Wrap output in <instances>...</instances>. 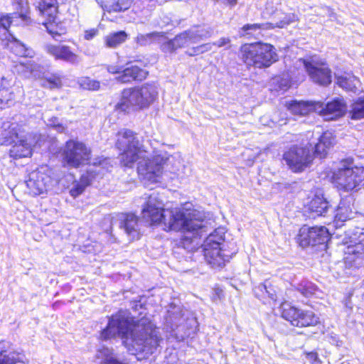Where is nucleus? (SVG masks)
Segmentation results:
<instances>
[{
	"mask_svg": "<svg viewBox=\"0 0 364 364\" xmlns=\"http://www.w3.org/2000/svg\"><path fill=\"white\" fill-rule=\"evenodd\" d=\"M212 49V44L210 43H205L196 47L192 48L190 50L187 51L188 55L193 56L199 54L204 53Z\"/></svg>",
	"mask_w": 364,
	"mask_h": 364,
	"instance_id": "43",
	"label": "nucleus"
},
{
	"mask_svg": "<svg viewBox=\"0 0 364 364\" xmlns=\"http://www.w3.org/2000/svg\"><path fill=\"white\" fill-rule=\"evenodd\" d=\"M6 346H8L7 343H0V364H15L17 362L26 363V358L23 354L5 350Z\"/></svg>",
	"mask_w": 364,
	"mask_h": 364,
	"instance_id": "28",
	"label": "nucleus"
},
{
	"mask_svg": "<svg viewBox=\"0 0 364 364\" xmlns=\"http://www.w3.org/2000/svg\"><path fill=\"white\" fill-rule=\"evenodd\" d=\"M120 337L132 354L154 353L159 346L160 339L154 324L149 318L143 317L134 322L127 311H119L112 316L108 325L101 333V338L107 340Z\"/></svg>",
	"mask_w": 364,
	"mask_h": 364,
	"instance_id": "3",
	"label": "nucleus"
},
{
	"mask_svg": "<svg viewBox=\"0 0 364 364\" xmlns=\"http://www.w3.org/2000/svg\"><path fill=\"white\" fill-rule=\"evenodd\" d=\"M116 148L119 151V160L122 166L133 168L137 163V172L141 180L149 186L161 181L164 166L168 171L178 174L182 164L178 159L166 153L151 155L136 134L129 129L117 133Z\"/></svg>",
	"mask_w": 364,
	"mask_h": 364,
	"instance_id": "1",
	"label": "nucleus"
},
{
	"mask_svg": "<svg viewBox=\"0 0 364 364\" xmlns=\"http://www.w3.org/2000/svg\"><path fill=\"white\" fill-rule=\"evenodd\" d=\"M241 53L244 62L257 68H268L278 60L275 48L269 43L259 42L245 45Z\"/></svg>",
	"mask_w": 364,
	"mask_h": 364,
	"instance_id": "5",
	"label": "nucleus"
},
{
	"mask_svg": "<svg viewBox=\"0 0 364 364\" xmlns=\"http://www.w3.org/2000/svg\"><path fill=\"white\" fill-rule=\"evenodd\" d=\"M328 238V230L323 226L310 228L304 225L299 230L298 235L299 245L302 247L324 244Z\"/></svg>",
	"mask_w": 364,
	"mask_h": 364,
	"instance_id": "15",
	"label": "nucleus"
},
{
	"mask_svg": "<svg viewBox=\"0 0 364 364\" xmlns=\"http://www.w3.org/2000/svg\"><path fill=\"white\" fill-rule=\"evenodd\" d=\"M173 40L177 49L186 47L194 43L192 42L188 30L178 34Z\"/></svg>",
	"mask_w": 364,
	"mask_h": 364,
	"instance_id": "40",
	"label": "nucleus"
},
{
	"mask_svg": "<svg viewBox=\"0 0 364 364\" xmlns=\"http://www.w3.org/2000/svg\"><path fill=\"white\" fill-rule=\"evenodd\" d=\"M157 87L149 83L132 88L124 89L122 92L116 109L123 112L130 109H142L149 107L157 98Z\"/></svg>",
	"mask_w": 364,
	"mask_h": 364,
	"instance_id": "4",
	"label": "nucleus"
},
{
	"mask_svg": "<svg viewBox=\"0 0 364 364\" xmlns=\"http://www.w3.org/2000/svg\"><path fill=\"white\" fill-rule=\"evenodd\" d=\"M283 159L294 172H301L312 161V156L307 148L294 146L284 152Z\"/></svg>",
	"mask_w": 364,
	"mask_h": 364,
	"instance_id": "10",
	"label": "nucleus"
},
{
	"mask_svg": "<svg viewBox=\"0 0 364 364\" xmlns=\"http://www.w3.org/2000/svg\"><path fill=\"white\" fill-rule=\"evenodd\" d=\"M311 80L321 85H327L331 82V72L328 65L322 61L311 58L300 59Z\"/></svg>",
	"mask_w": 364,
	"mask_h": 364,
	"instance_id": "12",
	"label": "nucleus"
},
{
	"mask_svg": "<svg viewBox=\"0 0 364 364\" xmlns=\"http://www.w3.org/2000/svg\"><path fill=\"white\" fill-rule=\"evenodd\" d=\"M97 34V30L96 29L87 30L85 32L84 38L85 39L90 41Z\"/></svg>",
	"mask_w": 364,
	"mask_h": 364,
	"instance_id": "48",
	"label": "nucleus"
},
{
	"mask_svg": "<svg viewBox=\"0 0 364 364\" xmlns=\"http://www.w3.org/2000/svg\"><path fill=\"white\" fill-rule=\"evenodd\" d=\"M120 227L123 228L125 232L132 238H139L138 218L134 214H125L122 216Z\"/></svg>",
	"mask_w": 364,
	"mask_h": 364,
	"instance_id": "27",
	"label": "nucleus"
},
{
	"mask_svg": "<svg viewBox=\"0 0 364 364\" xmlns=\"http://www.w3.org/2000/svg\"><path fill=\"white\" fill-rule=\"evenodd\" d=\"M230 41L228 38H221L218 41L213 43L211 44H212V46H218L220 48V47L227 45L228 43H230Z\"/></svg>",
	"mask_w": 364,
	"mask_h": 364,
	"instance_id": "49",
	"label": "nucleus"
},
{
	"mask_svg": "<svg viewBox=\"0 0 364 364\" xmlns=\"http://www.w3.org/2000/svg\"><path fill=\"white\" fill-rule=\"evenodd\" d=\"M51 88L60 87L62 85L61 79L55 75H53L48 79Z\"/></svg>",
	"mask_w": 364,
	"mask_h": 364,
	"instance_id": "46",
	"label": "nucleus"
},
{
	"mask_svg": "<svg viewBox=\"0 0 364 364\" xmlns=\"http://www.w3.org/2000/svg\"><path fill=\"white\" fill-rule=\"evenodd\" d=\"M3 41H6V46L16 55L26 58H33L34 56V51L26 47L24 44L17 40L13 35H11V37L6 38Z\"/></svg>",
	"mask_w": 364,
	"mask_h": 364,
	"instance_id": "25",
	"label": "nucleus"
},
{
	"mask_svg": "<svg viewBox=\"0 0 364 364\" xmlns=\"http://www.w3.org/2000/svg\"><path fill=\"white\" fill-rule=\"evenodd\" d=\"M306 358L309 362H311V364H321V361L318 358L316 353L310 352V353H307Z\"/></svg>",
	"mask_w": 364,
	"mask_h": 364,
	"instance_id": "47",
	"label": "nucleus"
},
{
	"mask_svg": "<svg viewBox=\"0 0 364 364\" xmlns=\"http://www.w3.org/2000/svg\"><path fill=\"white\" fill-rule=\"evenodd\" d=\"M189 31L192 42L196 43L200 41L210 38L213 34V30L209 27H195Z\"/></svg>",
	"mask_w": 364,
	"mask_h": 364,
	"instance_id": "35",
	"label": "nucleus"
},
{
	"mask_svg": "<svg viewBox=\"0 0 364 364\" xmlns=\"http://www.w3.org/2000/svg\"><path fill=\"white\" fill-rule=\"evenodd\" d=\"M127 39V33L121 31L107 35L105 38V43L107 47L114 48L125 42Z\"/></svg>",
	"mask_w": 364,
	"mask_h": 364,
	"instance_id": "34",
	"label": "nucleus"
},
{
	"mask_svg": "<svg viewBox=\"0 0 364 364\" xmlns=\"http://www.w3.org/2000/svg\"><path fill=\"white\" fill-rule=\"evenodd\" d=\"M17 127V124H12L8 134H4L7 142L14 144L10 149V156L14 159L31 156L32 147L38 144L40 136L36 134H23L18 132Z\"/></svg>",
	"mask_w": 364,
	"mask_h": 364,
	"instance_id": "6",
	"label": "nucleus"
},
{
	"mask_svg": "<svg viewBox=\"0 0 364 364\" xmlns=\"http://www.w3.org/2000/svg\"><path fill=\"white\" fill-rule=\"evenodd\" d=\"M107 71L112 74L118 73L120 75V73H122V72H120V68L117 65H109L107 67Z\"/></svg>",
	"mask_w": 364,
	"mask_h": 364,
	"instance_id": "51",
	"label": "nucleus"
},
{
	"mask_svg": "<svg viewBox=\"0 0 364 364\" xmlns=\"http://www.w3.org/2000/svg\"><path fill=\"white\" fill-rule=\"evenodd\" d=\"M80 87L85 90H97L100 88V82L88 77H82L78 80Z\"/></svg>",
	"mask_w": 364,
	"mask_h": 364,
	"instance_id": "41",
	"label": "nucleus"
},
{
	"mask_svg": "<svg viewBox=\"0 0 364 364\" xmlns=\"http://www.w3.org/2000/svg\"><path fill=\"white\" fill-rule=\"evenodd\" d=\"M133 0H101L102 7L108 12H119L128 9Z\"/></svg>",
	"mask_w": 364,
	"mask_h": 364,
	"instance_id": "31",
	"label": "nucleus"
},
{
	"mask_svg": "<svg viewBox=\"0 0 364 364\" xmlns=\"http://www.w3.org/2000/svg\"><path fill=\"white\" fill-rule=\"evenodd\" d=\"M147 72L138 66L132 65L123 70L117 77V80L122 83L131 82L133 80H142L146 78Z\"/></svg>",
	"mask_w": 364,
	"mask_h": 364,
	"instance_id": "22",
	"label": "nucleus"
},
{
	"mask_svg": "<svg viewBox=\"0 0 364 364\" xmlns=\"http://www.w3.org/2000/svg\"><path fill=\"white\" fill-rule=\"evenodd\" d=\"M44 50L58 60H63L72 64H77L80 61L79 55L73 53L71 48L65 45L47 43L44 46Z\"/></svg>",
	"mask_w": 364,
	"mask_h": 364,
	"instance_id": "18",
	"label": "nucleus"
},
{
	"mask_svg": "<svg viewBox=\"0 0 364 364\" xmlns=\"http://www.w3.org/2000/svg\"><path fill=\"white\" fill-rule=\"evenodd\" d=\"M53 126L55 127L56 130L59 132H63L65 129V127L60 124H54Z\"/></svg>",
	"mask_w": 364,
	"mask_h": 364,
	"instance_id": "52",
	"label": "nucleus"
},
{
	"mask_svg": "<svg viewBox=\"0 0 364 364\" xmlns=\"http://www.w3.org/2000/svg\"><path fill=\"white\" fill-rule=\"evenodd\" d=\"M8 82L2 78L0 80V102L8 104L14 98V94L10 91Z\"/></svg>",
	"mask_w": 364,
	"mask_h": 364,
	"instance_id": "38",
	"label": "nucleus"
},
{
	"mask_svg": "<svg viewBox=\"0 0 364 364\" xmlns=\"http://www.w3.org/2000/svg\"><path fill=\"white\" fill-rule=\"evenodd\" d=\"M279 311L282 317L293 326H313L319 322L318 317L312 311L296 308L288 302H283L280 305Z\"/></svg>",
	"mask_w": 364,
	"mask_h": 364,
	"instance_id": "9",
	"label": "nucleus"
},
{
	"mask_svg": "<svg viewBox=\"0 0 364 364\" xmlns=\"http://www.w3.org/2000/svg\"><path fill=\"white\" fill-rule=\"evenodd\" d=\"M16 1L15 4H17L18 3H21L22 4H24L21 0H14Z\"/></svg>",
	"mask_w": 364,
	"mask_h": 364,
	"instance_id": "53",
	"label": "nucleus"
},
{
	"mask_svg": "<svg viewBox=\"0 0 364 364\" xmlns=\"http://www.w3.org/2000/svg\"><path fill=\"white\" fill-rule=\"evenodd\" d=\"M40 14L46 18L43 24L48 32L55 38L64 33L63 29L59 28L56 23L58 14V4L56 0H41L38 6Z\"/></svg>",
	"mask_w": 364,
	"mask_h": 364,
	"instance_id": "11",
	"label": "nucleus"
},
{
	"mask_svg": "<svg viewBox=\"0 0 364 364\" xmlns=\"http://www.w3.org/2000/svg\"><path fill=\"white\" fill-rule=\"evenodd\" d=\"M350 114L353 119L364 117V98H359L352 105Z\"/></svg>",
	"mask_w": 364,
	"mask_h": 364,
	"instance_id": "39",
	"label": "nucleus"
},
{
	"mask_svg": "<svg viewBox=\"0 0 364 364\" xmlns=\"http://www.w3.org/2000/svg\"><path fill=\"white\" fill-rule=\"evenodd\" d=\"M357 212L353 210V198L348 196L342 198L336 209L334 223L336 226H341L343 223L353 219Z\"/></svg>",
	"mask_w": 364,
	"mask_h": 364,
	"instance_id": "20",
	"label": "nucleus"
},
{
	"mask_svg": "<svg viewBox=\"0 0 364 364\" xmlns=\"http://www.w3.org/2000/svg\"><path fill=\"white\" fill-rule=\"evenodd\" d=\"M316 102L292 100L286 103V106L292 114L304 116L311 112H316Z\"/></svg>",
	"mask_w": 364,
	"mask_h": 364,
	"instance_id": "23",
	"label": "nucleus"
},
{
	"mask_svg": "<svg viewBox=\"0 0 364 364\" xmlns=\"http://www.w3.org/2000/svg\"><path fill=\"white\" fill-rule=\"evenodd\" d=\"M90 183V180L87 175H82L79 181H75L70 191V195L75 198L80 195L85 188Z\"/></svg>",
	"mask_w": 364,
	"mask_h": 364,
	"instance_id": "37",
	"label": "nucleus"
},
{
	"mask_svg": "<svg viewBox=\"0 0 364 364\" xmlns=\"http://www.w3.org/2000/svg\"><path fill=\"white\" fill-rule=\"evenodd\" d=\"M296 20V16L294 14H285L282 11H277L273 16L274 22L271 23H273L274 28H282L295 21Z\"/></svg>",
	"mask_w": 364,
	"mask_h": 364,
	"instance_id": "33",
	"label": "nucleus"
},
{
	"mask_svg": "<svg viewBox=\"0 0 364 364\" xmlns=\"http://www.w3.org/2000/svg\"><path fill=\"white\" fill-rule=\"evenodd\" d=\"M273 28V23L269 22L263 23L246 24L241 28L240 35L241 36L254 37L255 38L258 39L263 36V31Z\"/></svg>",
	"mask_w": 364,
	"mask_h": 364,
	"instance_id": "24",
	"label": "nucleus"
},
{
	"mask_svg": "<svg viewBox=\"0 0 364 364\" xmlns=\"http://www.w3.org/2000/svg\"><path fill=\"white\" fill-rule=\"evenodd\" d=\"M298 289L304 296L309 297L316 294V287L310 282L304 281L299 285Z\"/></svg>",
	"mask_w": 364,
	"mask_h": 364,
	"instance_id": "42",
	"label": "nucleus"
},
{
	"mask_svg": "<svg viewBox=\"0 0 364 364\" xmlns=\"http://www.w3.org/2000/svg\"><path fill=\"white\" fill-rule=\"evenodd\" d=\"M161 48L164 53H173L177 49L173 40H169L162 43Z\"/></svg>",
	"mask_w": 364,
	"mask_h": 364,
	"instance_id": "45",
	"label": "nucleus"
},
{
	"mask_svg": "<svg viewBox=\"0 0 364 364\" xmlns=\"http://www.w3.org/2000/svg\"><path fill=\"white\" fill-rule=\"evenodd\" d=\"M333 178L338 189L352 191L364 180V167H353L348 161H342Z\"/></svg>",
	"mask_w": 364,
	"mask_h": 364,
	"instance_id": "7",
	"label": "nucleus"
},
{
	"mask_svg": "<svg viewBox=\"0 0 364 364\" xmlns=\"http://www.w3.org/2000/svg\"><path fill=\"white\" fill-rule=\"evenodd\" d=\"M337 84L346 90L356 92L358 90L360 80L353 75L346 73L337 77Z\"/></svg>",
	"mask_w": 364,
	"mask_h": 364,
	"instance_id": "32",
	"label": "nucleus"
},
{
	"mask_svg": "<svg viewBox=\"0 0 364 364\" xmlns=\"http://www.w3.org/2000/svg\"><path fill=\"white\" fill-rule=\"evenodd\" d=\"M61 156L65 165L78 168L88 163L91 157V150L83 142L70 139L66 141L62 149Z\"/></svg>",
	"mask_w": 364,
	"mask_h": 364,
	"instance_id": "8",
	"label": "nucleus"
},
{
	"mask_svg": "<svg viewBox=\"0 0 364 364\" xmlns=\"http://www.w3.org/2000/svg\"><path fill=\"white\" fill-rule=\"evenodd\" d=\"M335 143V137L330 132H324L315 145V154L319 158H324L328 150Z\"/></svg>",
	"mask_w": 364,
	"mask_h": 364,
	"instance_id": "26",
	"label": "nucleus"
},
{
	"mask_svg": "<svg viewBox=\"0 0 364 364\" xmlns=\"http://www.w3.org/2000/svg\"><path fill=\"white\" fill-rule=\"evenodd\" d=\"M328 208V202L323 197L319 196H316L309 205V209L314 216L325 215Z\"/></svg>",
	"mask_w": 364,
	"mask_h": 364,
	"instance_id": "30",
	"label": "nucleus"
},
{
	"mask_svg": "<svg viewBox=\"0 0 364 364\" xmlns=\"http://www.w3.org/2000/svg\"><path fill=\"white\" fill-rule=\"evenodd\" d=\"M225 230L223 228H216L205 238L202 247H222L224 245Z\"/></svg>",
	"mask_w": 364,
	"mask_h": 364,
	"instance_id": "29",
	"label": "nucleus"
},
{
	"mask_svg": "<svg viewBox=\"0 0 364 364\" xmlns=\"http://www.w3.org/2000/svg\"><path fill=\"white\" fill-rule=\"evenodd\" d=\"M205 261L213 268L223 267L237 252L235 242H230L228 249L223 247H202Z\"/></svg>",
	"mask_w": 364,
	"mask_h": 364,
	"instance_id": "13",
	"label": "nucleus"
},
{
	"mask_svg": "<svg viewBox=\"0 0 364 364\" xmlns=\"http://www.w3.org/2000/svg\"><path fill=\"white\" fill-rule=\"evenodd\" d=\"M16 12L9 14H0V38L4 40L6 38L11 37V33L9 31L11 24L14 23L15 18H21L26 21L27 18V4L18 3L14 4Z\"/></svg>",
	"mask_w": 364,
	"mask_h": 364,
	"instance_id": "16",
	"label": "nucleus"
},
{
	"mask_svg": "<svg viewBox=\"0 0 364 364\" xmlns=\"http://www.w3.org/2000/svg\"><path fill=\"white\" fill-rule=\"evenodd\" d=\"M346 105L342 100L336 99L326 105L316 102V112H318L326 121L333 120L344 114Z\"/></svg>",
	"mask_w": 364,
	"mask_h": 364,
	"instance_id": "17",
	"label": "nucleus"
},
{
	"mask_svg": "<svg viewBox=\"0 0 364 364\" xmlns=\"http://www.w3.org/2000/svg\"><path fill=\"white\" fill-rule=\"evenodd\" d=\"M255 295L259 299L263 300L267 296L272 300H276V294L274 290L267 284V283L259 284L258 286L254 288Z\"/></svg>",
	"mask_w": 364,
	"mask_h": 364,
	"instance_id": "36",
	"label": "nucleus"
},
{
	"mask_svg": "<svg viewBox=\"0 0 364 364\" xmlns=\"http://www.w3.org/2000/svg\"><path fill=\"white\" fill-rule=\"evenodd\" d=\"M353 240L355 243L348 245L345 250L344 259L346 262H354L364 254V230L357 228Z\"/></svg>",
	"mask_w": 364,
	"mask_h": 364,
	"instance_id": "19",
	"label": "nucleus"
},
{
	"mask_svg": "<svg viewBox=\"0 0 364 364\" xmlns=\"http://www.w3.org/2000/svg\"><path fill=\"white\" fill-rule=\"evenodd\" d=\"M321 10L323 11V13H319L318 14L319 15H322V16H328L329 17H332L334 15V13L333 12V11L328 6H323L321 8Z\"/></svg>",
	"mask_w": 364,
	"mask_h": 364,
	"instance_id": "50",
	"label": "nucleus"
},
{
	"mask_svg": "<svg viewBox=\"0 0 364 364\" xmlns=\"http://www.w3.org/2000/svg\"><path fill=\"white\" fill-rule=\"evenodd\" d=\"M48 171L46 166H42L29 173L26 181L29 194L38 196L47 191L51 182Z\"/></svg>",
	"mask_w": 364,
	"mask_h": 364,
	"instance_id": "14",
	"label": "nucleus"
},
{
	"mask_svg": "<svg viewBox=\"0 0 364 364\" xmlns=\"http://www.w3.org/2000/svg\"><path fill=\"white\" fill-rule=\"evenodd\" d=\"M15 71L23 77H41L43 74V67L33 60L19 62L14 66Z\"/></svg>",
	"mask_w": 364,
	"mask_h": 364,
	"instance_id": "21",
	"label": "nucleus"
},
{
	"mask_svg": "<svg viewBox=\"0 0 364 364\" xmlns=\"http://www.w3.org/2000/svg\"><path fill=\"white\" fill-rule=\"evenodd\" d=\"M158 33H151L146 35L139 34L136 37L137 43L141 45L146 44L148 41H151V39L156 36H158Z\"/></svg>",
	"mask_w": 364,
	"mask_h": 364,
	"instance_id": "44",
	"label": "nucleus"
},
{
	"mask_svg": "<svg viewBox=\"0 0 364 364\" xmlns=\"http://www.w3.org/2000/svg\"><path fill=\"white\" fill-rule=\"evenodd\" d=\"M141 215L151 225L162 224L164 230L181 232L183 235L180 244L188 251L196 249L198 238L208 231V222L198 217L195 210L165 209L162 197L158 193H153L146 198Z\"/></svg>",
	"mask_w": 364,
	"mask_h": 364,
	"instance_id": "2",
	"label": "nucleus"
}]
</instances>
